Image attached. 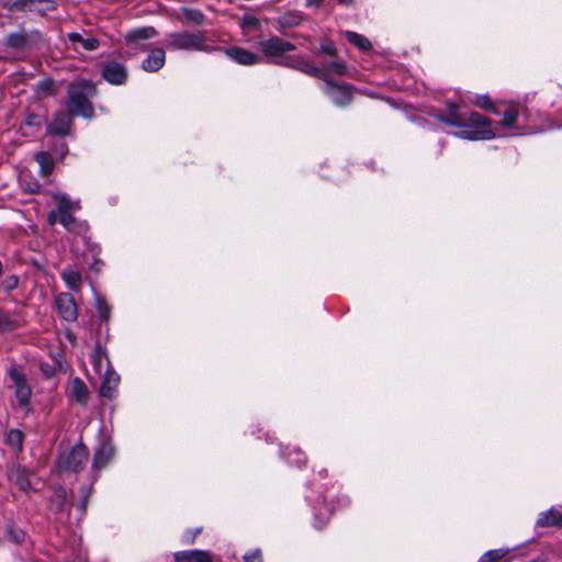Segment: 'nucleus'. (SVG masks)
Masks as SVG:
<instances>
[{"label": "nucleus", "mask_w": 562, "mask_h": 562, "mask_svg": "<svg viewBox=\"0 0 562 562\" xmlns=\"http://www.w3.org/2000/svg\"><path fill=\"white\" fill-rule=\"evenodd\" d=\"M36 4V0H15L10 3H5L3 8H5L10 12H26L33 11L34 5Z\"/></svg>", "instance_id": "c756f323"}, {"label": "nucleus", "mask_w": 562, "mask_h": 562, "mask_svg": "<svg viewBox=\"0 0 562 562\" xmlns=\"http://www.w3.org/2000/svg\"><path fill=\"white\" fill-rule=\"evenodd\" d=\"M324 90L338 106H347L353 99L352 86L349 83H338L326 79Z\"/></svg>", "instance_id": "6e6552de"}, {"label": "nucleus", "mask_w": 562, "mask_h": 562, "mask_svg": "<svg viewBox=\"0 0 562 562\" xmlns=\"http://www.w3.org/2000/svg\"><path fill=\"white\" fill-rule=\"evenodd\" d=\"M89 457V449L82 442H79L69 451L59 454L56 467L59 472L78 473L86 468Z\"/></svg>", "instance_id": "20e7f679"}, {"label": "nucleus", "mask_w": 562, "mask_h": 562, "mask_svg": "<svg viewBox=\"0 0 562 562\" xmlns=\"http://www.w3.org/2000/svg\"><path fill=\"white\" fill-rule=\"evenodd\" d=\"M57 222H59L57 209H56V210H52V211L47 214V223H48L50 226H54Z\"/></svg>", "instance_id": "8fccbe9b"}, {"label": "nucleus", "mask_w": 562, "mask_h": 562, "mask_svg": "<svg viewBox=\"0 0 562 562\" xmlns=\"http://www.w3.org/2000/svg\"><path fill=\"white\" fill-rule=\"evenodd\" d=\"M59 316L69 323L77 321L78 307L75 297L67 292L59 293L55 299Z\"/></svg>", "instance_id": "f8f14e48"}, {"label": "nucleus", "mask_w": 562, "mask_h": 562, "mask_svg": "<svg viewBox=\"0 0 562 562\" xmlns=\"http://www.w3.org/2000/svg\"><path fill=\"white\" fill-rule=\"evenodd\" d=\"M98 93L97 86L90 80H80L70 83L67 90L66 110L72 115H80L85 119L94 116V108L91 98Z\"/></svg>", "instance_id": "f03ea898"}, {"label": "nucleus", "mask_w": 562, "mask_h": 562, "mask_svg": "<svg viewBox=\"0 0 562 562\" xmlns=\"http://www.w3.org/2000/svg\"><path fill=\"white\" fill-rule=\"evenodd\" d=\"M345 36L350 44L359 48L361 52H369L372 48L370 41L361 34L352 31H346Z\"/></svg>", "instance_id": "bb28decb"}, {"label": "nucleus", "mask_w": 562, "mask_h": 562, "mask_svg": "<svg viewBox=\"0 0 562 562\" xmlns=\"http://www.w3.org/2000/svg\"><path fill=\"white\" fill-rule=\"evenodd\" d=\"M279 66L288 67L297 71H301L307 76L314 77V78H325L326 74L324 69H321V67L313 64L307 57L305 56H290L286 59L279 60Z\"/></svg>", "instance_id": "423d86ee"}, {"label": "nucleus", "mask_w": 562, "mask_h": 562, "mask_svg": "<svg viewBox=\"0 0 562 562\" xmlns=\"http://www.w3.org/2000/svg\"><path fill=\"white\" fill-rule=\"evenodd\" d=\"M173 558L176 562H212L211 554L201 550L179 551Z\"/></svg>", "instance_id": "6ab92c4d"}, {"label": "nucleus", "mask_w": 562, "mask_h": 562, "mask_svg": "<svg viewBox=\"0 0 562 562\" xmlns=\"http://www.w3.org/2000/svg\"><path fill=\"white\" fill-rule=\"evenodd\" d=\"M36 3L44 4L43 8L34 9L41 15H45L47 11H54L57 8V4L54 0H36Z\"/></svg>", "instance_id": "79ce46f5"}, {"label": "nucleus", "mask_w": 562, "mask_h": 562, "mask_svg": "<svg viewBox=\"0 0 562 562\" xmlns=\"http://www.w3.org/2000/svg\"><path fill=\"white\" fill-rule=\"evenodd\" d=\"M72 115L67 110L57 111L47 125V133L53 136H67L71 132Z\"/></svg>", "instance_id": "9b49d317"}, {"label": "nucleus", "mask_w": 562, "mask_h": 562, "mask_svg": "<svg viewBox=\"0 0 562 562\" xmlns=\"http://www.w3.org/2000/svg\"><path fill=\"white\" fill-rule=\"evenodd\" d=\"M334 58L335 59L333 61L321 67V69L325 70L326 77L319 78V79L323 80L325 83H326V79H330V77H329L330 74H335L338 76H344L347 74L346 63L342 59L338 58V56L334 57Z\"/></svg>", "instance_id": "393cba45"}, {"label": "nucleus", "mask_w": 562, "mask_h": 562, "mask_svg": "<svg viewBox=\"0 0 562 562\" xmlns=\"http://www.w3.org/2000/svg\"><path fill=\"white\" fill-rule=\"evenodd\" d=\"M300 16L297 15H283L279 19V24L282 27H293L300 24Z\"/></svg>", "instance_id": "a19ab883"}, {"label": "nucleus", "mask_w": 562, "mask_h": 562, "mask_svg": "<svg viewBox=\"0 0 562 562\" xmlns=\"http://www.w3.org/2000/svg\"><path fill=\"white\" fill-rule=\"evenodd\" d=\"M54 199L57 202L59 223L66 229L72 231L77 225V220L72 215L74 211L77 209V204L65 195H56Z\"/></svg>", "instance_id": "1a4fd4ad"}, {"label": "nucleus", "mask_w": 562, "mask_h": 562, "mask_svg": "<svg viewBox=\"0 0 562 562\" xmlns=\"http://www.w3.org/2000/svg\"><path fill=\"white\" fill-rule=\"evenodd\" d=\"M201 528H198L195 530L192 531V538L194 539L200 532H201Z\"/></svg>", "instance_id": "6e6d98bb"}, {"label": "nucleus", "mask_w": 562, "mask_h": 562, "mask_svg": "<svg viewBox=\"0 0 562 562\" xmlns=\"http://www.w3.org/2000/svg\"><path fill=\"white\" fill-rule=\"evenodd\" d=\"M97 310L99 317L102 322H108L110 318L111 307L102 296H97Z\"/></svg>", "instance_id": "e433bc0d"}, {"label": "nucleus", "mask_w": 562, "mask_h": 562, "mask_svg": "<svg viewBox=\"0 0 562 562\" xmlns=\"http://www.w3.org/2000/svg\"><path fill=\"white\" fill-rule=\"evenodd\" d=\"M66 337H67L71 342H74V341H75V336H74V334H72L70 330H68V331L66 333Z\"/></svg>", "instance_id": "864d4df0"}, {"label": "nucleus", "mask_w": 562, "mask_h": 562, "mask_svg": "<svg viewBox=\"0 0 562 562\" xmlns=\"http://www.w3.org/2000/svg\"><path fill=\"white\" fill-rule=\"evenodd\" d=\"M37 92L47 97L56 94V85L52 79H46L37 83Z\"/></svg>", "instance_id": "58836bf2"}, {"label": "nucleus", "mask_w": 562, "mask_h": 562, "mask_svg": "<svg viewBox=\"0 0 562 562\" xmlns=\"http://www.w3.org/2000/svg\"><path fill=\"white\" fill-rule=\"evenodd\" d=\"M338 1H339V3L346 4V5H349L353 2V0H338Z\"/></svg>", "instance_id": "5fc2aeb1"}, {"label": "nucleus", "mask_w": 562, "mask_h": 562, "mask_svg": "<svg viewBox=\"0 0 562 562\" xmlns=\"http://www.w3.org/2000/svg\"><path fill=\"white\" fill-rule=\"evenodd\" d=\"M258 48L269 60L279 65V60L289 58L290 56H286V54L293 52L296 47L279 36H271L260 41Z\"/></svg>", "instance_id": "39448f33"}, {"label": "nucleus", "mask_w": 562, "mask_h": 562, "mask_svg": "<svg viewBox=\"0 0 562 562\" xmlns=\"http://www.w3.org/2000/svg\"><path fill=\"white\" fill-rule=\"evenodd\" d=\"M319 53H322L324 55H328L330 57L338 56V49H337L335 43L329 38H324L321 41Z\"/></svg>", "instance_id": "4c0bfd02"}, {"label": "nucleus", "mask_w": 562, "mask_h": 562, "mask_svg": "<svg viewBox=\"0 0 562 562\" xmlns=\"http://www.w3.org/2000/svg\"><path fill=\"white\" fill-rule=\"evenodd\" d=\"M157 35V31L153 26H145L130 31L125 35L126 43H136L142 40H149Z\"/></svg>", "instance_id": "b1692460"}, {"label": "nucleus", "mask_w": 562, "mask_h": 562, "mask_svg": "<svg viewBox=\"0 0 562 562\" xmlns=\"http://www.w3.org/2000/svg\"><path fill=\"white\" fill-rule=\"evenodd\" d=\"M42 41V33L33 31L30 34L24 32L11 33L5 38V46L15 50H23L33 47Z\"/></svg>", "instance_id": "9d476101"}, {"label": "nucleus", "mask_w": 562, "mask_h": 562, "mask_svg": "<svg viewBox=\"0 0 562 562\" xmlns=\"http://www.w3.org/2000/svg\"><path fill=\"white\" fill-rule=\"evenodd\" d=\"M166 53L162 48H154L150 50L146 59H144L142 68L148 72H155L165 65Z\"/></svg>", "instance_id": "a211bd4d"}, {"label": "nucleus", "mask_w": 562, "mask_h": 562, "mask_svg": "<svg viewBox=\"0 0 562 562\" xmlns=\"http://www.w3.org/2000/svg\"><path fill=\"white\" fill-rule=\"evenodd\" d=\"M71 397L80 405H86L89 400V390L80 378H75L70 383Z\"/></svg>", "instance_id": "412c9836"}, {"label": "nucleus", "mask_w": 562, "mask_h": 562, "mask_svg": "<svg viewBox=\"0 0 562 562\" xmlns=\"http://www.w3.org/2000/svg\"><path fill=\"white\" fill-rule=\"evenodd\" d=\"M324 0H306L307 7H319Z\"/></svg>", "instance_id": "603ef678"}, {"label": "nucleus", "mask_w": 562, "mask_h": 562, "mask_svg": "<svg viewBox=\"0 0 562 562\" xmlns=\"http://www.w3.org/2000/svg\"><path fill=\"white\" fill-rule=\"evenodd\" d=\"M9 536L10 539L15 543H20L24 539V532L22 530L10 529Z\"/></svg>", "instance_id": "de8ad7c7"}, {"label": "nucleus", "mask_w": 562, "mask_h": 562, "mask_svg": "<svg viewBox=\"0 0 562 562\" xmlns=\"http://www.w3.org/2000/svg\"><path fill=\"white\" fill-rule=\"evenodd\" d=\"M71 43H80L86 50H95L100 46V42L95 37H82L79 33L72 32L68 34Z\"/></svg>", "instance_id": "cd10ccee"}, {"label": "nucleus", "mask_w": 562, "mask_h": 562, "mask_svg": "<svg viewBox=\"0 0 562 562\" xmlns=\"http://www.w3.org/2000/svg\"><path fill=\"white\" fill-rule=\"evenodd\" d=\"M61 277L69 289L79 290L82 284V277L80 272L75 270H65Z\"/></svg>", "instance_id": "7c9ffc66"}, {"label": "nucleus", "mask_w": 562, "mask_h": 562, "mask_svg": "<svg viewBox=\"0 0 562 562\" xmlns=\"http://www.w3.org/2000/svg\"><path fill=\"white\" fill-rule=\"evenodd\" d=\"M120 384V375L111 368L108 367L100 387V395L112 400L116 393Z\"/></svg>", "instance_id": "2eb2a0df"}, {"label": "nucleus", "mask_w": 562, "mask_h": 562, "mask_svg": "<svg viewBox=\"0 0 562 562\" xmlns=\"http://www.w3.org/2000/svg\"><path fill=\"white\" fill-rule=\"evenodd\" d=\"M102 78L111 85H123L127 80V70L117 61H108L102 65Z\"/></svg>", "instance_id": "ddd939ff"}, {"label": "nucleus", "mask_w": 562, "mask_h": 562, "mask_svg": "<svg viewBox=\"0 0 562 562\" xmlns=\"http://www.w3.org/2000/svg\"><path fill=\"white\" fill-rule=\"evenodd\" d=\"M440 122L454 126L462 127L456 135L462 139L469 140H486L493 139L496 133L491 127L492 120L477 113L470 112L469 114H461L458 105L450 103L446 114L439 115Z\"/></svg>", "instance_id": "f257e3e1"}, {"label": "nucleus", "mask_w": 562, "mask_h": 562, "mask_svg": "<svg viewBox=\"0 0 562 562\" xmlns=\"http://www.w3.org/2000/svg\"><path fill=\"white\" fill-rule=\"evenodd\" d=\"M25 435L20 429H10L5 432L4 443L13 450L15 453H21L23 451Z\"/></svg>", "instance_id": "5701e85b"}, {"label": "nucleus", "mask_w": 562, "mask_h": 562, "mask_svg": "<svg viewBox=\"0 0 562 562\" xmlns=\"http://www.w3.org/2000/svg\"><path fill=\"white\" fill-rule=\"evenodd\" d=\"M165 45L171 50H200L210 53L216 49L206 37V32L204 31L194 33L187 31L170 33L167 35Z\"/></svg>", "instance_id": "7ed1b4c3"}, {"label": "nucleus", "mask_w": 562, "mask_h": 562, "mask_svg": "<svg viewBox=\"0 0 562 562\" xmlns=\"http://www.w3.org/2000/svg\"><path fill=\"white\" fill-rule=\"evenodd\" d=\"M19 284V278L16 276L7 277L2 285L7 291L14 290Z\"/></svg>", "instance_id": "c03bdc74"}, {"label": "nucleus", "mask_w": 562, "mask_h": 562, "mask_svg": "<svg viewBox=\"0 0 562 562\" xmlns=\"http://www.w3.org/2000/svg\"><path fill=\"white\" fill-rule=\"evenodd\" d=\"M89 494H90L89 490H86L85 494H83V497H82V499L79 503V506H80L82 512H85L86 508H87Z\"/></svg>", "instance_id": "3c124183"}, {"label": "nucleus", "mask_w": 562, "mask_h": 562, "mask_svg": "<svg viewBox=\"0 0 562 562\" xmlns=\"http://www.w3.org/2000/svg\"><path fill=\"white\" fill-rule=\"evenodd\" d=\"M182 16L196 25H202L205 22V15L196 9L182 8L181 9Z\"/></svg>", "instance_id": "473e14b6"}, {"label": "nucleus", "mask_w": 562, "mask_h": 562, "mask_svg": "<svg viewBox=\"0 0 562 562\" xmlns=\"http://www.w3.org/2000/svg\"><path fill=\"white\" fill-rule=\"evenodd\" d=\"M31 472L21 464H13L9 472L8 476L14 484L23 492H29L31 490Z\"/></svg>", "instance_id": "4468645a"}, {"label": "nucleus", "mask_w": 562, "mask_h": 562, "mask_svg": "<svg viewBox=\"0 0 562 562\" xmlns=\"http://www.w3.org/2000/svg\"><path fill=\"white\" fill-rule=\"evenodd\" d=\"M225 53L233 60L245 66L256 65L261 60L260 57L252 52L237 46L226 48Z\"/></svg>", "instance_id": "dca6fc26"}, {"label": "nucleus", "mask_w": 562, "mask_h": 562, "mask_svg": "<svg viewBox=\"0 0 562 562\" xmlns=\"http://www.w3.org/2000/svg\"><path fill=\"white\" fill-rule=\"evenodd\" d=\"M474 104L479 106L480 109H483L485 111H488L493 114H498L497 109L494 106L491 98L488 95H477Z\"/></svg>", "instance_id": "c9c22d12"}, {"label": "nucleus", "mask_w": 562, "mask_h": 562, "mask_svg": "<svg viewBox=\"0 0 562 562\" xmlns=\"http://www.w3.org/2000/svg\"><path fill=\"white\" fill-rule=\"evenodd\" d=\"M290 463L301 467L305 464L306 458L304 453L300 450H293L286 456Z\"/></svg>", "instance_id": "ea45409f"}, {"label": "nucleus", "mask_w": 562, "mask_h": 562, "mask_svg": "<svg viewBox=\"0 0 562 562\" xmlns=\"http://www.w3.org/2000/svg\"><path fill=\"white\" fill-rule=\"evenodd\" d=\"M509 553V549H495L490 550L485 552L481 558L479 562H498L506 558V555Z\"/></svg>", "instance_id": "f704fd0d"}, {"label": "nucleus", "mask_w": 562, "mask_h": 562, "mask_svg": "<svg viewBox=\"0 0 562 562\" xmlns=\"http://www.w3.org/2000/svg\"><path fill=\"white\" fill-rule=\"evenodd\" d=\"M114 456V448L103 442L93 454L92 470L99 472L105 468Z\"/></svg>", "instance_id": "f3484780"}, {"label": "nucleus", "mask_w": 562, "mask_h": 562, "mask_svg": "<svg viewBox=\"0 0 562 562\" xmlns=\"http://www.w3.org/2000/svg\"><path fill=\"white\" fill-rule=\"evenodd\" d=\"M519 115L518 108L516 105H509L503 113V119L499 122L502 126L512 127L517 122Z\"/></svg>", "instance_id": "2f4dec72"}, {"label": "nucleus", "mask_w": 562, "mask_h": 562, "mask_svg": "<svg viewBox=\"0 0 562 562\" xmlns=\"http://www.w3.org/2000/svg\"><path fill=\"white\" fill-rule=\"evenodd\" d=\"M245 562H262L261 551L259 549L244 557Z\"/></svg>", "instance_id": "49530a36"}, {"label": "nucleus", "mask_w": 562, "mask_h": 562, "mask_svg": "<svg viewBox=\"0 0 562 562\" xmlns=\"http://www.w3.org/2000/svg\"><path fill=\"white\" fill-rule=\"evenodd\" d=\"M40 368L46 378H52L55 374V368L48 363H41Z\"/></svg>", "instance_id": "09e8293b"}, {"label": "nucleus", "mask_w": 562, "mask_h": 562, "mask_svg": "<svg viewBox=\"0 0 562 562\" xmlns=\"http://www.w3.org/2000/svg\"><path fill=\"white\" fill-rule=\"evenodd\" d=\"M53 492L50 497V510L54 514H60L66 509L67 492L61 485H55Z\"/></svg>", "instance_id": "4be33fe9"}, {"label": "nucleus", "mask_w": 562, "mask_h": 562, "mask_svg": "<svg viewBox=\"0 0 562 562\" xmlns=\"http://www.w3.org/2000/svg\"><path fill=\"white\" fill-rule=\"evenodd\" d=\"M44 122L45 117L36 113H30L25 119V125L27 126H41Z\"/></svg>", "instance_id": "37998d69"}, {"label": "nucleus", "mask_w": 562, "mask_h": 562, "mask_svg": "<svg viewBox=\"0 0 562 562\" xmlns=\"http://www.w3.org/2000/svg\"><path fill=\"white\" fill-rule=\"evenodd\" d=\"M243 22L245 26H248L250 29H257L259 26V20L251 14H245L243 18Z\"/></svg>", "instance_id": "a18cd8bd"}, {"label": "nucleus", "mask_w": 562, "mask_h": 562, "mask_svg": "<svg viewBox=\"0 0 562 562\" xmlns=\"http://www.w3.org/2000/svg\"><path fill=\"white\" fill-rule=\"evenodd\" d=\"M103 359H105L108 361V366L111 367L105 348H103L100 342H97L92 355V364L95 370H101Z\"/></svg>", "instance_id": "72a5a7b5"}, {"label": "nucleus", "mask_w": 562, "mask_h": 562, "mask_svg": "<svg viewBox=\"0 0 562 562\" xmlns=\"http://www.w3.org/2000/svg\"><path fill=\"white\" fill-rule=\"evenodd\" d=\"M537 527H562V513L555 508H551L548 512L541 513L538 520Z\"/></svg>", "instance_id": "aec40b11"}, {"label": "nucleus", "mask_w": 562, "mask_h": 562, "mask_svg": "<svg viewBox=\"0 0 562 562\" xmlns=\"http://www.w3.org/2000/svg\"><path fill=\"white\" fill-rule=\"evenodd\" d=\"M35 160L40 165L42 176L47 177L52 175L54 170V159L48 151L37 153Z\"/></svg>", "instance_id": "a878e982"}, {"label": "nucleus", "mask_w": 562, "mask_h": 562, "mask_svg": "<svg viewBox=\"0 0 562 562\" xmlns=\"http://www.w3.org/2000/svg\"><path fill=\"white\" fill-rule=\"evenodd\" d=\"M20 327V323L9 312L0 308V333L11 331Z\"/></svg>", "instance_id": "c85d7f7f"}, {"label": "nucleus", "mask_w": 562, "mask_h": 562, "mask_svg": "<svg viewBox=\"0 0 562 562\" xmlns=\"http://www.w3.org/2000/svg\"><path fill=\"white\" fill-rule=\"evenodd\" d=\"M8 375L12 381L15 389V397L20 407H27L30 405L32 396V387L27 383V380L21 371L16 368L11 367L8 370Z\"/></svg>", "instance_id": "0eeeda50"}]
</instances>
